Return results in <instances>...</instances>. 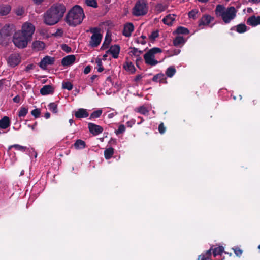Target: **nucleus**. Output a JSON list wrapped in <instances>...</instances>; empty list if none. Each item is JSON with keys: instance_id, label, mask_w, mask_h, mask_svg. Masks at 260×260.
<instances>
[{"instance_id": "obj_1", "label": "nucleus", "mask_w": 260, "mask_h": 260, "mask_svg": "<svg viewBox=\"0 0 260 260\" xmlns=\"http://www.w3.org/2000/svg\"><path fill=\"white\" fill-rule=\"evenodd\" d=\"M66 10V7L63 4H53L44 14V23L48 25L56 24L63 17Z\"/></svg>"}, {"instance_id": "obj_2", "label": "nucleus", "mask_w": 260, "mask_h": 260, "mask_svg": "<svg viewBox=\"0 0 260 260\" xmlns=\"http://www.w3.org/2000/svg\"><path fill=\"white\" fill-rule=\"evenodd\" d=\"M85 17L83 9L79 5H76L67 13L65 21L69 26H76L82 22Z\"/></svg>"}, {"instance_id": "obj_3", "label": "nucleus", "mask_w": 260, "mask_h": 260, "mask_svg": "<svg viewBox=\"0 0 260 260\" xmlns=\"http://www.w3.org/2000/svg\"><path fill=\"white\" fill-rule=\"evenodd\" d=\"M215 12L217 17H221L223 21L227 24L235 19L237 10L233 6L226 8L223 5H218L216 6Z\"/></svg>"}, {"instance_id": "obj_4", "label": "nucleus", "mask_w": 260, "mask_h": 260, "mask_svg": "<svg viewBox=\"0 0 260 260\" xmlns=\"http://www.w3.org/2000/svg\"><path fill=\"white\" fill-rule=\"evenodd\" d=\"M16 30L15 26L12 24H6L0 30V44L5 45L11 35Z\"/></svg>"}, {"instance_id": "obj_5", "label": "nucleus", "mask_w": 260, "mask_h": 260, "mask_svg": "<svg viewBox=\"0 0 260 260\" xmlns=\"http://www.w3.org/2000/svg\"><path fill=\"white\" fill-rule=\"evenodd\" d=\"M101 29L99 27H91L86 30L87 32H90L92 34L89 41V45L93 48L98 47L102 40V35L100 33Z\"/></svg>"}, {"instance_id": "obj_6", "label": "nucleus", "mask_w": 260, "mask_h": 260, "mask_svg": "<svg viewBox=\"0 0 260 260\" xmlns=\"http://www.w3.org/2000/svg\"><path fill=\"white\" fill-rule=\"evenodd\" d=\"M161 50L159 48L154 47L150 49L144 55V58L146 64L151 66H155L158 61L155 59V54L161 53Z\"/></svg>"}, {"instance_id": "obj_7", "label": "nucleus", "mask_w": 260, "mask_h": 260, "mask_svg": "<svg viewBox=\"0 0 260 260\" xmlns=\"http://www.w3.org/2000/svg\"><path fill=\"white\" fill-rule=\"evenodd\" d=\"M13 41L16 46L23 48L26 47L28 42L30 40L26 38L20 31H18L14 34Z\"/></svg>"}, {"instance_id": "obj_8", "label": "nucleus", "mask_w": 260, "mask_h": 260, "mask_svg": "<svg viewBox=\"0 0 260 260\" xmlns=\"http://www.w3.org/2000/svg\"><path fill=\"white\" fill-rule=\"evenodd\" d=\"M148 11V7L144 1H139L136 2L133 9V14L136 16L146 14Z\"/></svg>"}, {"instance_id": "obj_9", "label": "nucleus", "mask_w": 260, "mask_h": 260, "mask_svg": "<svg viewBox=\"0 0 260 260\" xmlns=\"http://www.w3.org/2000/svg\"><path fill=\"white\" fill-rule=\"evenodd\" d=\"M35 30V27L33 24L29 22H25L22 27L21 31L22 35L31 40L32 35Z\"/></svg>"}, {"instance_id": "obj_10", "label": "nucleus", "mask_w": 260, "mask_h": 260, "mask_svg": "<svg viewBox=\"0 0 260 260\" xmlns=\"http://www.w3.org/2000/svg\"><path fill=\"white\" fill-rule=\"evenodd\" d=\"M20 62V58L18 54H11L8 59V63L11 67H14Z\"/></svg>"}, {"instance_id": "obj_11", "label": "nucleus", "mask_w": 260, "mask_h": 260, "mask_svg": "<svg viewBox=\"0 0 260 260\" xmlns=\"http://www.w3.org/2000/svg\"><path fill=\"white\" fill-rule=\"evenodd\" d=\"M213 19L214 18L209 15H204L199 21V26L202 29L204 26L208 25Z\"/></svg>"}, {"instance_id": "obj_12", "label": "nucleus", "mask_w": 260, "mask_h": 260, "mask_svg": "<svg viewBox=\"0 0 260 260\" xmlns=\"http://www.w3.org/2000/svg\"><path fill=\"white\" fill-rule=\"evenodd\" d=\"M54 61V58L46 56L41 60L39 66L42 69H45L48 65L53 64Z\"/></svg>"}, {"instance_id": "obj_13", "label": "nucleus", "mask_w": 260, "mask_h": 260, "mask_svg": "<svg viewBox=\"0 0 260 260\" xmlns=\"http://www.w3.org/2000/svg\"><path fill=\"white\" fill-rule=\"evenodd\" d=\"M88 127L90 132L94 135H98L101 133L103 131V128L102 126L92 123H89L88 124Z\"/></svg>"}, {"instance_id": "obj_14", "label": "nucleus", "mask_w": 260, "mask_h": 260, "mask_svg": "<svg viewBox=\"0 0 260 260\" xmlns=\"http://www.w3.org/2000/svg\"><path fill=\"white\" fill-rule=\"evenodd\" d=\"M75 59L74 55H69L62 58L61 64L63 66H70L74 63Z\"/></svg>"}, {"instance_id": "obj_15", "label": "nucleus", "mask_w": 260, "mask_h": 260, "mask_svg": "<svg viewBox=\"0 0 260 260\" xmlns=\"http://www.w3.org/2000/svg\"><path fill=\"white\" fill-rule=\"evenodd\" d=\"M120 47L117 45L112 46L110 49L106 52L107 54L110 53L112 55L114 58H117L120 52Z\"/></svg>"}, {"instance_id": "obj_16", "label": "nucleus", "mask_w": 260, "mask_h": 260, "mask_svg": "<svg viewBox=\"0 0 260 260\" xmlns=\"http://www.w3.org/2000/svg\"><path fill=\"white\" fill-rule=\"evenodd\" d=\"M247 24L252 26H255L260 24V16H252L248 18Z\"/></svg>"}, {"instance_id": "obj_17", "label": "nucleus", "mask_w": 260, "mask_h": 260, "mask_svg": "<svg viewBox=\"0 0 260 260\" xmlns=\"http://www.w3.org/2000/svg\"><path fill=\"white\" fill-rule=\"evenodd\" d=\"M134 27L132 23H127L124 27L123 35L127 37L131 36L132 32L134 31Z\"/></svg>"}, {"instance_id": "obj_18", "label": "nucleus", "mask_w": 260, "mask_h": 260, "mask_svg": "<svg viewBox=\"0 0 260 260\" xmlns=\"http://www.w3.org/2000/svg\"><path fill=\"white\" fill-rule=\"evenodd\" d=\"M89 114L86 109L80 108L75 112V116L78 118H82L88 117Z\"/></svg>"}, {"instance_id": "obj_19", "label": "nucleus", "mask_w": 260, "mask_h": 260, "mask_svg": "<svg viewBox=\"0 0 260 260\" xmlns=\"http://www.w3.org/2000/svg\"><path fill=\"white\" fill-rule=\"evenodd\" d=\"M53 91L54 88L49 85H46L40 89V93L43 95L52 93Z\"/></svg>"}, {"instance_id": "obj_20", "label": "nucleus", "mask_w": 260, "mask_h": 260, "mask_svg": "<svg viewBox=\"0 0 260 260\" xmlns=\"http://www.w3.org/2000/svg\"><path fill=\"white\" fill-rule=\"evenodd\" d=\"M10 125V120L8 117L4 116L0 120V128L6 129Z\"/></svg>"}, {"instance_id": "obj_21", "label": "nucleus", "mask_w": 260, "mask_h": 260, "mask_svg": "<svg viewBox=\"0 0 260 260\" xmlns=\"http://www.w3.org/2000/svg\"><path fill=\"white\" fill-rule=\"evenodd\" d=\"M176 15L174 14H169L162 20L164 23L168 25H170L175 20Z\"/></svg>"}, {"instance_id": "obj_22", "label": "nucleus", "mask_w": 260, "mask_h": 260, "mask_svg": "<svg viewBox=\"0 0 260 260\" xmlns=\"http://www.w3.org/2000/svg\"><path fill=\"white\" fill-rule=\"evenodd\" d=\"M11 7L8 5H2L0 6V15L4 16L9 13Z\"/></svg>"}, {"instance_id": "obj_23", "label": "nucleus", "mask_w": 260, "mask_h": 260, "mask_svg": "<svg viewBox=\"0 0 260 260\" xmlns=\"http://www.w3.org/2000/svg\"><path fill=\"white\" fill-rule=\"evenodd\" d=\"M32 46L37 50H41L44 48L45 44L42 41H36L33 42Z\"/></svg>"}, {"instance_id": "obj_24", "label": "nucleus", "mask_w": 260, "mask_h": 260, "mask_svg": "<svg viewBox=\"0 0 260 260\" xmlns=\"http://www.w3.org/2000/svg\"><path fill=\"white\" fill-rule=\"evenodd\" d=\"M74 146L77 149H81L86 147V144L84 141L78 139L75 142Z\"/></svg>"}, {"instance_id": "obj_25", "label": "nucleus", "mask_w": 260, "mask_h": 260, "mask_svg": "<svg viewBox=\"0 0 260 260\" xmlns=\"http://www.w3.org/2000/svg\"><path fill=\"white\" fill-rule=\"evenodd\" d=\"M12 148H14L17 150H18V151H20L21 152H25L27 149V148L26 146H21L19 144H14V145L10 146L8 147V150H10Z\"/></svg>"}, {"instance_id": "obj_26", "label": "nucleus", "mask_w": 260, "mask_h": 260, "mask_svg": "<svg viewBox=\"0 0 260 260\" xmlns=\"http://www.w3.org/2000/svg\"><path fill=\"white\" fill-rule=\"evenodd\" d=\"M114 153V149L112 147L106 149L104 151V156L106 159L111 158Z\"/></svg>"}, {"instance_id": "obj_27", "label": "nucleus", "mask_w": 260, "mask_h": 260, "mask_svg": "<svg viewBox=\"0 0 260 260\" xmlns=\"http://www.w3.org/2000/svg\"><path fill=\"white\" fill-rule=\"evenodd\" d=\"M176 71L175 68L173 66H171L167 69L166 74L168 77L171 78L175 74Z\"/></svg>"}, {"instance_id": "obj_28", "label": "nucleus", "mask_w": 260, "mask_h": 260, "mask_svg": "<svg viewBox=\"0 0 260 260\" xmlns=\"http://www.w3.org/2000/svg\"><path fill=\"white\" fill-rule=\"evenodd\" d=\"M224 250V248L222 246H219L217 248L214 249L213 251V254L214 257H216L217 255H221L223 253Z\"/></svg>"}, {"instance_id": "obj_29", "label": "nucleus", "mask_w": 260, "mask_h": 260, "mask_svg": "<svg viewBox=\"0 0 260 260\" xmlns=\"http://www.w3.org/2000/svg\"><path fill=\"white\" fill-rule=\"evenodd\" d=\"M184 43V38L181 36L176 37L173 41V44L175 46H178L180 44H183Z\"/></svg>"}, {"instance_id": "obj_30", "label": "nucleus", "mask_w": 260, "mask_h": 260, "mask_svg": "<svg viewBox=\"0 0 260 260\" xmlns=\"http://www.w3.org/2000/svg\"><path fill=\"white\" fill-rule=\"evenodd\" d=\"M28 111V108L25 107H21L18 112V116L20 118L25 117L27 114Z\"/></svg>"}, {"instance_id": "obj_31", "label": "nucleus", "mask_w": 260, "mask_h": 260, "mask_svg": "<svg viewBox=\"0 0 260 260\" xmlns=\"http://www.w3.org/2000/svg\"><path fill=\"white\" fill-rule=\"evenodd\" d=\"M102 113V110L99 109L96 111L93 112L90 115L89 119H92L94 118H97L100 117Z\"/></svg>"}, {"instance_id": "obj_32", "label": "nucleus", "mask_w": 260, "mask_h": 260, "mask_svg": "<svg viewBox=\"0 0 260 260\" xmlns=\"http://www.w3.org/2000/svg\"><path fill=\"white\" fill-rule=\"evenodd\" d=\"M123 67L126 70L131 72V73H134L135 72V67L132 62H127L126 64L124 65Z\"/></svg>"}, {"instance_id": "obj_33", "label": "nucleus", "mask_w": 260, "mask_h": 260, "mask_svg": "<svg viewBox=\"0 0 260 260\" xmlns=\"http://www.w3.org/2000/svg\"><path fill=\"white\" fill-rule=\"evenodd\" d=\"M176 32L178 34L187 35L189 34V31L186 28L180 26L177 28Z\"/></svg>"}, {"instance_id": "obj_34", "label": "nucleus", "mask_w": 260, "mask_h": 260, "mask_svg": "<svg viewBox=\"0 0 260 260\" xmlns=\"http://www.w3.org/2000/svg\"><path fill=\"white\" fill-rule=\"evenodd\" d=\"M247 30V26L244 24H240L237 26L236 30L239 33H243Z\"/></svg>"}, {"instance_id": "obj_35", "label": "nucleus", "mask_w": 260, "mask_h": 260, "mask_svg": "<svg viewBox=\"0 0 260 260\" xmlns=\"http://www.w3.org/2000/svg\"><path fill=\"white\" fill-rule=\"evenodd\" d=\"M87 6L96 8L98 7V4L96 0H84Z\"/></svg>"}, {"instance_id": "obj_36", "label": "nucleus", "mask_w": 260, "mask_h": 260, "mask_svg": "<svg viewBox=\"0 0 260 260\" xmlns=\"http://www.w3.org/2000/svg\"><path fill=\"white\" fill-rule=\"evenodd\" d=\"M111 42V39L108 38L107 36H106L104 43L102 46V49H106L108 48L109 45Z\"/></svg>"}, {"instance_id": "obj_37", "label": "nucleus", "mask_w": 260, "mask_h": 260, "mask_svg": "<svg viewBox=\"0 0 260 260\" xmlns=\"http://www.w3.org/2000/svg\"><path fill=\"white\" fill-rule=\"evenodd\" d=\"M165 76L163 74H158L155 75L153 78L152 81L154 82H161L162 80L164 79Z\"/></svg>"}, {"instance_id": "obj_38", "label": "nucleus", "mask_w": 260, "mask_h": 260, "mask_svg": "<svg viewBox=\"0 0 260 260\" xmlns=\"http://www.w3.org/2000/svg\"><path fill=\"white\" fill-rule=\"evenodd\" d=\"M48 107L49 110L54 113H56L58 112L57 105L55 103H51L49 104Z\"/></svg>"}, {"instance_id": "obj_39", "label": "nucleus", "mask_w": 260, "mask_h": 260, "mask_svg": "<svg viewBox=\"0 0 260 260\" xmlns=\"http://www.w3.org/2000/svg\"><path fill=\"white\" fill-rule=\"evenodd\" d=\"M130 53L137 57H139L140 55L143 53V51L139 50L137 48L133 47L131 48Z\"/></svg>"}, {"instance_id": "obj_40", "label": "nucleus", "mask_w": 260, "mask_h": 260, "mask_svg": "<svg viewBox=\"0 0 260 260\" xmlns=\"http://www.w3.org/2000/svg\"><path fill=\"white\" fill-rule=\"evenodd\" d=\"M62 88L68 90H71L73 88V85L70 82H63L62 83Z\"/></svg>"}, {"instance_id": "obj_41", "label": "nucleus", "mask_w": 260, "mask_h": 260, "mask_svg": "<svg viewBox=\"0 0 260 260\" xmlns=\"http://www.w3.org/2000/svg\"><path fill=\"white\" fill-rule=\"evenodd\" d=\"M137 111L143 115H146L149 112L148 110L144 106H140L138 108Z\"/></svg>"}, {"instance_id": "obj_42", "label": "nucleus", "mask_w": 260, "mask_h": 260, "mask_svg": "<svg viewBox=\"0 0 260 260\" xmlns=\"http://www.w3.org/2000/svg\"><path fill=\"white\" fill-rule=\"evenodd\" d=\"M95 62L98 64V71L101 72L104 70V68L102 67V62L100 58H97L95 60Z\"/></svg>"}, {"instance_id": "obj_43", "label": "nucleus", "mask_w": 260, "mask_h": 260, "mask_svg": "<svg viewBox=\"0 0 260 260\" xmlns=\"http://www.w3.org/2000/svg\"><path fill=\"white\" fill-rule=\"evenodd\" d=\"M198 12L199 11L197 9L192 10L188 13V16L190 18H193L194 19L196 18V15Z\"/></svg>"}, {"instance_id": "obj_44", "label": "nucleus", "mask_w": 260, "mask_h": 260, "mask_svg": "<svg viewBox=\"0 0 260 260\" xmlns=\"http://www.w3.org/2000/svg\"><path fill=\"white\" fill-rule=\"evenodd\" d=\"M125 131V127L124 125H120L118 129L116 131L115 133L117 135L123 133Z\"/></svg>"}, {"instance_id": "obj_45", "label": "nucleus", "mask_w": 260, "mask_h": 260, "mask_svg": "<svg viewBox=\"0 0 260 260\" xmlns=\"http://www.w3.org/2000/svg\"><path fill=\"white\" fill-rule=\"evenodd\" d=\"M31 114L33 115L35 118H38L39 117L41 112L39 109H35L31 111Z\"/></svg>"}, {"instance_id": "obj_46", "label": "nucleus", "mask_w": 260, "mask_h": 260, "mask_svg": "<svg viewBox=\"0 0 260 260\" xmlns=\"http://www.w3.org/2000/svg\"><path fill=\"white\" fill-rule=\"evenodd\" d=\"M156 9L158 12H161L165 10L166 7L162 4H158L156 6Z\"/></svg>"}, {"instance_id": "obj_47", "label": "nucleus", "mask_w": 260, "mask_h": 260, "mask_svg": "<svg viewBox=\"0 0 260 260\" xmlns=\"http://www.w3.org/2000/svg\"><path fill=\"white\" fill-rule=\"evenodd\" d=\"M158 36V32L157 31H153L149 36V38L152 40H155Z\"/></svg>"}, {"instance_id": "obj_48", "label": "nucleus", "mask_w": 260, "mask_h": 260, "mask_svg": "<svg viewBox=\"0 0 260 260\" xmlns=\"http://www.w3.org/2000/svg\"><path fill=\"white\" fill-rule=\"evenodd\" d=\"M158 130L160 134H164L166 131V128L163 124L161 123L159 124L158 126Z\"/></svg>"}, {"instance_id": "obj_49", "label": "nucleus", "mask_w": 260, "mask_h": 260, "mask_svg": "<svg viewBox=\"0 0 260 260\" xmlns=\"http://www.w3.org/2000/svg\"><path fill=\"white\" fill-rule=\"evenodd\" d=\"M235 254L237 256H240L242 254V250L239 248H236L234 249Z\"/></svg>"}, {"instance_id": "obj_50", "label": "nucleus", "mask_w": 260, "mask_h": 260, "mask_svg": "<svg viewBox=\"0 0 260 260\" xmlns=\"http://www.w3.org/2000/svg\"><path fill=\"white\" fill-rule=\"evenodd\" d=\"M24 13V10L22 8H19L16 10V14L18 16H21Z\"/></svg>"}, {"instance_id": "obj_51", "label": "nucleus", "mask_w": 260, "mask_h": 260, "mask_svg": "<svg viewBox=\"0 0 260 260\" xmlns=\"http://www.w3.org/2000/svg\"><path fill=\"white\" fill-rule=\"evenodd\" d=\"M62 49L67 53L70 52L71 50V48L66 44L62 45Z\"/></svg>"}, {"instance_id": "obj_52", "label": "nucleus", "mask_w": 260, "mask_h": 260, "mask_svg": "<svg viewBox=\"0 0 260 260\" xmlns=\"http://www.w3.org/2000/svg\"><path fill=\"white\" fill-rule=\"evenodd\" d=\"M91 70L90 67L89 66H87L84 70V73L85 74H88Z\"/></svg>"}, {"instance_id": "obj_53", "label": "nucleus", "mask_w": 260, "mask_h": 260, "mask_svg": "<svg viewBox=\"0 0 260 260\" xmlns=\"http://www.w3.org/2000/svg\"><path fill=\"white\" fill-rule=\"evenodd\" d=\"M209 259V257H206L205 255H201L198 257V260H208Z\"/></svg>"}, {"instance_id": "obj_54", "label": "nucleus", "mask_w": 260, "mask_h": 260, "mask_svg": "<svg viewBox=\"0 0 260 260\" xmlns=\"http://www.w3.org/2000/svg\"><path fill=\"white\" fill-rule=\"evenodd\" d=\"M206 255H207V257H209L210 258V257L211 256V249H210L209 250L206 251Z\"/></svg>"}, {"instance_id": "obj_55", "label": "nucleus", "mask_w": 260, "mask_h": 260, "mask_svg": "<svg viewBox=\"0 0 260 260\" xmlns=\"http://www.w3.org/2000/svg\"><path fill=\"white\" fill-rule=\"evenodd\" d=\"M13 100L15 103H19L20 101V97L19 96H16L13 99Z\"/></svg>"}, {"instance_id": "obj_56", "label": "nucleus", "mask_w": 260, "mask_h": 260, "mask_svg": "<svg viewBox=\"0 0 260 260\" xmlns=\"http://www.w3.org/2000/svg\"><path fill=\"white\" fill-rule=\"evenodd\" d=\"M135 123V121L134 120H132V121H128L127 123H126V124L127 125V126L128 127H132V125L133 124H134Z\"/></svg>"}, {"instance_id": "obj_57", "label": "nucleus", "mask_w": 260, "mask_h": 260, "mask_svg": "<svg viewBox=\"0 0 260 260\" xmlns=\"http://www.w3.org/2000/svg\"><path fill=\"white\" fill-rule=\"evenodd\" d=\"M137 42L138 43H141L142 44H145L146 43V41L142 39L141 38L138 39L137 40Z\"/></svg>"}, {"instance_id": "obj_58", "label": "nucleus", "mask_w": 260, "mask_h": 260, "mask_svg": "<svg viewBox=\"0 0 260 260\" xmlns=\"http://www.w3.org/2000/svg\"><path fill=\"white\" fill-rule=\"evenodd\" d=\"M32 68H33V65L32 64L28 65L26 67V71H28L29 70H30L31 69H32Z\"/></svg>"}, {"instance_id": "obj_59", "label": "nucleus", "mask_w": 260, "mask_h": 260, "mask_svg": "<svg viewBox=\"0 0 260 260\" xmlns=\"http://www.w3.org/2000/svg\"><path fill=\"white\" fill-rule=\"evenodd\" d=\"M116 115V114L114 113H109L108 115V117L109 118H113L115 115Z\"/></svg>"}, {"instance_id": "obj_60", "label": "nucleus", "mask_w": 260, "mask_h": 260, "mask_svg": "<svg viewBox=\"0 0 260 260\" xmlns=\"http://www.w3.org/2000/svg\"><path fill=\"white\" fill-rule=\"evenodd\" d=\"M37 125V122L35 123L34 125H28V127H30L32 130H34L35 129V127Z\"/></svg>"}, {"instance_id": "obj_61", "label": "nucleus", "mask_w": 260, "mask_h": 260, "mask_svg": "<svg viewBox=\"0 0 260 260\" xmlns=\"http://www.w3.org/2000/svg\"><path fill=\"white\" fill-rule=\"evenodd\" d=\"M142 61V58L140 57H138V58L136 59V64L137 66H138L139 62H141Z\"/></svg>"}, {"instance_id": "obj_62", "label": "nucleus", "mask_w": 260, "mask_h": 260, "mask_svg": "<svg viewBox=\"0 0 260 260\" xmlns=\"http://www.w3.org/2000/svg\"><path fill=\"white\" fill-rule=\"evenodd\" d=\"M98 77V76L96 75H94L92 76L90 78V80H91V82H93V81Z\"/></svg>"}, {"instance_id": "obj_63", "label": "nucleus", "mask_w": 260, "mask_h": 260, "mask_svg": "<svg viewBox=\"0 0 260 260\" xmlns=\"http://www.w3.org/2000/svg\"><path fill=\"white\" fill-rule=\"evenodd\" d=\"M45 117L46 118V119H48L50 117V114L47 112L45 114V115H44Z\"/></svg>"}, {"instance_id": "obj_64", "label": "nucleus", "mask_w": 260, "mask_h": 260, "mask_svg": "<svg viewBox=\"0 0 260 260\" xmlns=\"http://www.w3.org/2000/svg\"><path fill=\"white\" fill-rule=\"evenodd\" d=\"M33 1H34V3L37 4H40L43 1V0H33Z\"/></svg>"}]
</instances>
